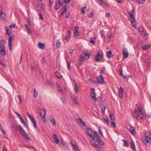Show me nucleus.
Here are the masks:
<instances>
[{
  "label": "nucleus",
  "instance_id": "54",
  "mask_svg": "<svg viewBox=\"0 0 151 151\" xmlns=\"http://www.w3.org/2000/svg\"><path fill=\"white\" fill-rule=\"evenodd\" d=\"M4 50H5V49L4 48L3 45H2L0 47V51Z\"/></svg>",
  "mask_w": 151,
  "mask_h": 151
},
{
  "label": "nucleus",
  "instance_id": "16",
  "mask_svg": "<svg viewBox=\"0 0 151 151\" xmlns=\"http://www.w3.org/2000/svg\"><path fill=\"white\" fill-rule=\"evenodd\" d=\"M91 90L92 92L91 93V96L93 98H94V99H95V100H96L97 99L96 97V95L95 93V89L94 88H93Z\"/></svg>",
  "mask_w": 151,
  "mask_h": 151
},
{
  "label": "nucleus",
  "instance_id": "11",
  "mask_svg": "<svg viewBox=\"0 0 151 151\" xmlns=\"http://www.w3.org/2000/svg\"><path fill=\"white\" fill-rule=\"evenodd\" d=\"M123 56L124 58H127L129 56V52L126 48H124L123 50Z\"/></svg>",
  "mask_w": 151,
  "mask_h": 151
},
{
  "label": "nucleus",
  "instance_id": "44",
  "mask_svg": "<svg viewBox=\"0 0 151 151\" xmlns=\"http://www.w3.org/2000/svg\"><path fill=\"white\" fill-rule=\"evenodd\" d=\"M97 143L102 145H104V142L101 139H100Z\"/></svg>",
  "mask_w": 151,
  "mask_h": 151
},
{
  "label": "nucleus",
  "instance_id": "61",
  "mask_svg": "<svg viewBox=\"0 0 151 151\" xmlns=\"http://www.w3.org/2000/svg\"><path fill=\"white\" fill-rule=\"evenodd\" d=\"M15 27V24H12L11 25H10L9 26V27L10 28H13Z\"/></svg>",
  "mask_w": 151,
  "mask_h": 151
},
{
  "label": "nucleus",
  "instance_id": "30",
  "mask_svg": "<svg viewBox=\"0 0 151 151\" xmlns=\"http://www.w3.org/2000/svg\"><path fill=\"white\" fill-rule=\"evenodd\" d=\"M72 99L74 104H78V101H77L76 99L74 96L72 97Z\"/></svg>",
  "mask_w": 151,
  "mask_h": 151
},
{
  "label": "nucleus",
  "instance_id": "17",
  "mask_svg": "<svg viewBox=\"0 0 151 151\" xmlns=\"http://www.w3.org/2000/svg\"><path fill=\"white\" fill-rule=\"evenodd\" d=\"M30 120L32 121L33 124H34V126L35 127H37V125L36 124V122L35 118L32 116L29 118Z\"/></svg>",
  "mask_w": 151,
  "mask_h": 151
},
{
  "label": "nucleus",
  "instance_id": "48",
  "mask_svg": "<svg viewBox=\"0 0 151 151\" xmlns=\"http://www.w3.org/2000/svg\"><path fill=\"white\" fill-rule=\"evenodd\" d=\"M146 116L147 118L149 119L151 117V113H146Z\"/></svg>",
  "mask_w": 151,
  "mask_h": 151
},
{
  "label": "nucleus",
  "instance_id": "10",
  "mask_svg": "<svg viewBox=\"0 0 151 151\" xmlns=\"http://www.w3.org/2000/svg\"><path fill=\"white\" fill-rule=\"evenodd\" d=\"M94 136L95 137V141L96 139V142L98 143L101 138L100 136L95 131L94 132Z\"/></svg>",
  "mask_w": 151,
  "mask_h": 151
},
{
  "label": "nucleus",
  "instance_id": "41",
  "mask_svg": "<svg viewBox=\"0 0 151 151\" xmlns=\"http://www.w3.org/2000/svg\"><path fill=\"white\" fill-rule=\"evenodd\" d=\"M67 64L68 69V70H69L70 69V61H69L68 60H67Z\"/></svg>",
  "mask_w": 151,
  "mask_h": 151
},
{
  "label": "nucleus",
  "instance_id": "15",
  "mask_svg": "<svg viewBox=\"0 0 151 151\" xmlns=\"http://www.w3.org/2000/svg\"><path fill=\"white\" fill-rule=\"evenodd\" d=\"M49 119L51 122L52 124L54 125V126H55L56 125V122L55 120L53 119L52 116L50 115L49 116Z\"/></svg>",
  "mask_w": 151,
  "mask_h": 151
},
{
  "label": "nucleus",
  "instance_id": "53",
  "mask_svg": "<svg viewBox=\"0 0 151 151\" xmlns=\"http://www.w3.org/2000/svg\"><path fill=\"white\" fill-rule=\"evenodd\" d=\"M119 73L120 76H122L123 75V70L122 69H120L119 70Z\"/></svg>",
  "mask_w": 151,
  "mask_h": 151
},
{
  "label": "nucleus",
  "instance_id": "5",
  "mask_svg": "<svg viewBox=\"0 0 151 151\" xmlns=\"http://www.w3.org/2000/svg\"><path fill=\"white\" fill-rule=\"evenodd\" d=\"M91 144L93 147H96L98 151H105L104 147L99 144H96L95 141H94L93 142H91Z\"/></svg>",
  "mask_w": 151,
  "mask_h": 151
},
{
  "label": "nucleus",
  "instance_id": "56",
  "mask_svg": "<svg viewBox=\"0 0 151 151\" xmlns=\"http://www.w3.org/2000/svg\"><path fill=\"white\" fill-rule=\"evenodd\" d=\"M3 133V135L4 137H5L6 138H7L8 137V135L7 134L6 132L5 131L4 132V133Z\"/></svg>",
  "mask_w": 151,
  "mask_h": 151
},
{
  "label": "nucleus",
  "instance_id": "31",
  "mask_svg": "<svg viewBox=\"0 0 151 151\" xmlns=\"http://www.w3.org/2000/svg\"><path fill=\"white\" fill-rule=\"evenodd\" d=\"M83 54L84 55V57H85V58L86 59H88L90 57V55L87 53L84 52Z\"/></svg>",
  "mask_w": 151,
  "mask_h": 151
},
{
  "label": "nucleus",
  "instance_id": "20",
  "mask_svg": "<svg viewBox=\"0 0 151 151\" xmlns=\"http://www.w3.org/2000/svg\"><path fill=\"white\" fill-rule=\"evenodd\" d=\"M78 122L79 124L85 126L86 125L85 122L82 120L81 118H79L78 119Z\"/></svg>",
  "mask_w": 151,
  "mask_h": 151
},
{
  "label": "nucleus",
  "instance_id": "40",
  "mask_svg": "<svg viewBox=\"0 0 151 151\" xmlns=\"http://www.w3.org/2000/svg\"><path fill=\"white\" fill-rule=\"evenodd\" d=\"M101 109L102 111L103 112V113L104 114L106 109L105 107L103 105H101Z\"/></svg>",
  "mask_w": 151,
  "mask_h": 151
},
{
  "label": "nucleus",
  "instance_id": "26",
  "mask_svg": "<svg viewBox=\"0 0 151 151\" xmlns=\"http://www.w3.org/2000/svg\"><path fill=\"white\" fill-rule=\"evenodd\" d=\"M109 117L111 120L112 121H114L115 117L112 113H111L109 115Z\"/></svg>",
  "mask_w": 151,
  "mask_h": 151
},
{
  "label": "nucleus",
  "instance_id": "38",
  "mask_svg": "<svg viewBox=\"0 0 151 151\" xmlns=\"http://www.w3.org/2000/svg\"><path fill=\"white\" fill-rule=\"evenodd\" d=\"M111 126L114 128H115L116 126V124L115 123L114 121H112L111 122Z\"/></svg>",
  "mask_w": 151,
  "mask_h": 151
},
{
  "label": "nucleus",
  "instance_id": "23",
  "mask_svg": "<svg viewBox=\"0 0 151 151\" xmlns=\"http://www.w3.org/2000/svg\"><path fill=\"white\" fill-rule=\"evenodd\" d=\"M38 45L39 47L42 49H44L45 47V45L44 43H42L40 42H39Z\"/></svg>",
  "mask_w": 151,
  "mask_h": 151
},
{
  "label": "nucleus",
  "instance_id": "62",
  "mask_svg": "<svg viewBox=\"0 0 151 151\" xmlns=\"http://www.w3.org/2000/svg\"><path fill=\"white\" fill-rule=\"evenodd\" d=\"M70 7V6H68L67 4L65 5L64 7V8H65L66 9L68 10V9Z\"/></svg>",
  "mask_w": 151,
  "mask_h": 151
},
{
  "label": "nucleus",
  "instance_id": "14",
  "mask_svg": "<svg viewBox=\"0 0 151 151\" xmlns=\"http://www.w3.org/2000/svg\"><path fill=\"white\" fill-rule=\"evenodd\" d=\"M98 81L99 82L100 84H103L104 83V79L101 76H99L97 78Z\"/></svg>",
  "mask_w": 151,
  "mask_h": 151
},
{
  "label": "nucleus",
  "instance_id": "34",
  "mask_svg": "<svg viewBox=\"0 0 151 151\" xmlns=\"http://www.w3.org/2000/svg\"><path fill=\"white\" fill-rule=\"evenodd\" d=\"M122 141H123L124 145L123 146L124 147H128V144L126 141L124 139L122 140Z\"/></svg>",
  "mask_w": 151,
  "mask_h": 151
},
{
  "label": "nucleus",
  "instance_id": "36",
  "mask_svg": "<svg viewBox=\"0 0 151 151\" xmlns=\"http://www.w3.org/2000/svg\"><path fill=\"white\" fill-rule=\"evenodd\" d=\"M90 42L92 44H94L95 42V37H91V41Z\"/></svg>",
  "mask_w": 151,
  "mask_h": 151
},
{
  "label": "nucleus",
  "instance_id": "43",
  "mask_svg": "<svg viewBox=\"0 0 151 151\" xmlns=\"http://www.w3.org/2000/svg\"><path fill=\"white\" fill-rule=\"evenodd\" d=\"M87 7L86 6H84L82 9V13L84 14L85 13V10L86 9V8Z\"/></svg>",
  "mask_w": 151,
  "mask_h": 151
},
{
  "label": "nucleus",
  "instance_id": "7",
  "mask_svg": "<svg viewBox=\"0 0 151 151\" xmlns=\"http://www.w3.org/2000/svg\"><path fill=\"white\" fill-rule=\"evenodd\" d=\"M40 110L42 112H39V114L41 117H42V113L43 112L44 113V115L42 117V120L44 122H47V119L45 116V115L46 114V111L45 109H40Z\"/></svg>",
  "mask_w": 151,
  "mask_h": 151
},
{
  "label": "nucleus",
  "instance_id": "47",
  "mask_svg": "<svg viewBox=\"0 0 151 151\" xmlns=\"http://www.w3.org/2000/svg\"><path fill=\"white\" fill-rule=\"evenodd\" d=\"M119 93H123L124 92V89L122 87H121L119 88Z\"/></svg>",
  "mask_w": 151,
  "mask_h": 151
},
{
  "label": "nucleus",
  "instance_id": "58",
  "mask_svg": "<svg viewBox=\"0 0 151 151\" xmlns=\"http://www.w3.org/2000/svg\"><path fill=\"white\" fill-rule=\"evenodd\" d=\"M53 2V1H52L51 0H49V6L50 7H51L52 4V3Z\"/></svg>",
  "mask_w": 151,
  "mask_h": 151
},
{
  "label": "nucleus",
  "instance_id": "18",
  "mask_svg": "<svg viewBox=\"0 0 151 151\" xmlns=\"http://www.w3.org/2000/svg\"><path fill=\"white\" fill-rule=\"evenodd\" d=\"M129 131L131 134L133 135H135V128L133 127H131L129 128Z\"/></svg>",
  "mask_w": 151,
  "mask_h": 151
},
{
  "label": "nucleus",
  "instance_id": "13",
  "mask_svg": "<svg viewBox=\"0 0 151 151\" xmlns=\"http://www.w3.org/2000/svg\"><path fill=\"white\" fill-rule=\"evenodd\" d=\"M52 137L53 139L55 140V142L57 144L59 143L60 140L58 139L57 135L55 134H54L52 135Z\"/></svg>",
  "mask_w": 151,
  "mask_h": 151
},
{
  "label": "nucleus",
  "instance_id": "39",
  "mask_svg": "<svg viewBox=\"0 0 151 151\" xmlns=\"http://www.w3.org/2000/svg\"><path fill=\"white\" fill-rule=\"evenodd\" d=\"M12 39H11V38L10 39H9V46H12Z\"/></svg>",
  "mask_w": 151,
  "mask_h": 151
},
{
  "label": "nucleus",
  "instance_id": "25",
  "mask_svg": "<svg viewBox=\"0 0 151 151\" xmlns=\"http://www.w3.org/2000/svg\"><path fill=\"white\" fill-rule=\"evenodd\" d=\"M150 46V45H147L142 46V47L143 50H146L149 49Z\"/></svg>",
  "mask_w": 151,
  "mask_h": 151
},
{
  "label": "nucleus",
  "instance_id": "1",
  "mask_svg": "<svg viewBox=\"0 0 151 151\" xmlns=\"http://www.w3.org/2000/svg\"><path fill=\"white\" fill-rule=\"evenodd\" d=\"M134 9L133 8L131 11L128 12V14L129 16V20L130 21L132 26L135 28L136 26V22L135 18L134 17Z\"/></svg>",
  "mask_w": 151,
  "mask_h": 151
},
{
  "label": "nucleus",
  "instance_id": "64",
  "mask_svg": "<svg viewBox=\"0 0 151 151\" xmlns=\"http://www.w3.org/2000/svg\"><path fill=\"white\" fill-rule=\"evenodd\" d=\"M78 27L77 26H76L75 28H74V30L75 31V32H78Z\"/></svg>",
  "mask_w": 151,
  "mask_h": 151
},
{
  "label": "nucleus",
  "instance_id": "55",
  "mask_svg": "<svg viewBox=\"0 0 151 151\" xmlns=\"http://www.w3.org/2000/svg\"><path fill=\"white\" fill-rule=\"evenodd\" d=\"M93 15L94 14L93 13H90L88 15V17L90 18H92L93 17Z\"/></svg>",
  "mask_w": 151,
  "mask_h": 151
},
{
  "label": "nucleus",
  "instance_id": "24",
  "mask_svg": "<svg viewBox=\"0 0 151 151\" xmlns=\"http://www.w3.org/2000/svg\"><path fill=\"white\" fill-rule=\"evenodd\" d=\"M98 1L99 3L103 7H105L106 6V4L103 0H99Z\"/></svg>",
  "mask_w": 151,
  "mask_h": 151
},
{
  "label": "nucleus",
  "instance_id": "6",
  "mask_svg": "<svg viewBox=\"0 0 151 151\" xmlns=\"http://www.w3.org/2000/svg\"><path fill=\"white\" fill-rule=\"evenodd\" d=\"M70 143L74 151H80L79 149L76 144V142L75 140H71Z\"/></svg>",
  "mask_w": 151,
  "mask_h": 151
},
{
  "label": "nucleus",
  "instance_id": "19",
  "mask_svg": "<svg viewBox=\"0 0 151 151\" xmlns=\"http://www.w3.org/2000/svg\"><path fill=\"white\" fill-rule=\"evenodd\" d=\"M71 32V31L69 30L68 32L66 34V36L65 38V40L67 41H68L69 40Z\"/></svg>",
  "mask_w": 151,
  "mask_h": 151
},
{
  "label": "nucleus",
  "instance_id": "45",
  "mask_svg": "<svg viewBox=\"0 0 151 151\" xmlns=\"http://www.w3.org/2000/svg\"><path fill=\"white\" fill-rule=\"evenodd\" d=\"M99 132L100 134L102 136H103V134L102 132L101 129V127H99Z\"/></svg>",
  "mask_w": 151,
  "mask_h": 151
},
{
  "label": "nucleus",
  "instance_id": "21",
  "mask_svg": "<svg viewBox=\"0 0 151 151\" xmlns=\"http://www.w3.org/2000/svg\"><path fill=\"white\" fill-rule=\"evenodd\" d=\"M132 115L136 119H137L138 118V114L137 111L136 109H135L134 112L132 113Z\"/></svg>",
  "mask_w": 151,
  "mask_h": 151
},
{
  "label": "nucleus",
  "instance_id": "63",
  "mask_svg": "<svg viewBox=\"0 0 151 151\" xmlns=\"http://www.w3.org/2000/svg\"><path fill=\"white\" fill-rule=\"evenodd\" d=\"M88 81L92 83H95L96 82V81L93 80L92 79H89Z\"/></svg>",
  "mask_w": 151,
  "mask_h": 151
},
{
  "label": "nucleus",
  "instance_id": "52",
  "mask_svg": "<svg viewBox=\"0 0 151 151\" xmlns=\"http://www.w3.org/2000/svg\"><path fill=\"white\" fill-rule=\"evenodd\" d=\"M57 87L58 88V90L60 91H62V88L59 85L58 83L57 84Z\"/></svg>",
  "mask_w": 151,
  "mask_h": 151
},
{
  "label": "nucleus",
  "instance_id": "27",
  "mask_svg": "<svg viewBox=\"0 0 151 151\" xmlns=\"http://www.w3.org/2000/svg\"><path fill=\"white\" fill-rule=\"evenodd\" d=\"M136 106H137L138 110L139 112H142V106L140 104H136Z\"/></svg>",
  "mask_w": 151,
  "mask_h": 151
},
{
  "label": "nucleus",
  "instance_id": "12",
  "mask_svg": "<svg viewBox=\"0 0 151 151\" xmlns=\"http://www.w3.org/2000/svg\"><path fill=\"white\" fill-rule=\"evenodd\" d=\"M84 59V56L82 55H81L78 61V64L80 65H81L83 64Z\"/></svg>",
  "mask_w": 151,
  "mask_h": 151
},
{
  "label": "nucleus",
  "instance_id": "4",
  "mask_svg": "<svg viewBox=\"0 0 151 151\" xmlns=\"http://www.w3.org/2000/svg\"><path fill=\"white\" fill-rule=\"evenodd\" d=\"M86 132L89 138L92 139V140L90 141V143H91V142H93L95 141V137L94 136V133H93V130L90 128H87L86 129Z\"/></svg>",
  "mask_w": 151,
  "mask_h": 151
},
{
  "label": "nucleus",
  "instance_id": "57",
  "mask_svg": "<svg viewBox=\"0 0 151 151\" xmlns=\"http://www.w3.org/2000/svg\"><path fill=\"white\" fill-rule=\"evenodd\" d=\"M104 121L105 122H106L107 123L106 124H107L109 125V122L108 120V118L104 119Z\"/></svg>",
  "mask_w": 151,
  "mask_h": 151
},
{
  "label": "nucleus",
  "instance_id": "59",
  "mask_svg": "<svg viewBox=\"0 0 151 151\" xmlns=\"http://www.w3.org/2000/svg\"><path fill=\"white\" fill-rule=\"evenodd\" d=\"M105 67H103L101 69V72L104 74V73H105Z\"/></svg>",
  "mask_w": 151,
  "mask_h": 151
},
{
  "label": "nucleus",
  "instance_id": "50",
  "mask_svg": "<svg viewBox=\"0 0 151 151\" xmlns=\"http://www.w3.org/2000/svg\"><path fill=\"white\" fill-rule=\"evenodd\" d=\"M0 129L2 133H4L5 132V130L2 127L1 124H0Z\"/></svg>",
  "mask_w": 151,
  "mask_h": 151
},
{
  "label": "nucleus",
  "instance_id": "46",
  "mask_svg": "<svg viewBox=\"0 0 151 151\" xmlns=\"http://www.w3.org/2000/svg\"><path fill=\"white\" fill-rule=\"evenodd\" d=\"M139 114L138 115V116H139V118L141 119H142L143 118V114L142 112H139Z\"/></svg>",
  "mask_w": 151,
  "mask_h": 151
},
{
  "label": "nucleus",
  "instance_id": "8",
  "mask_svg": "<svg viewBox=\"0 0 151 151\" xmlns=\"http://www.w3.org/2000/svg\"><path fill=\"white\" fill-rule=\"evenodd\" d=\"M102 52H101V54H100V52L99 51H98V53L95 57V59L96 62H98L102 58Z\"/></svg>",
  "mask_w": 151,
  "mask_h": 151
},
{
  "label": "nucleus",
  "instance_id": "51",
  "mask_svg": "<svg viewBox=\"0 0 151 151\" xmlns=\"http://www.w3.org/2000/svg\"><path fill=\"white\" fill-rule=\"evenodd\" d=\"M60 5L58 3L56 4L55 7V9L56 10H58L59 8Z\"/></svg>",
  "mask_w": 151,
  "mask_h": 151
},
{
  "label": "nucleus",
  "instance_id": "42",
  "mask_svg": "<svg viewBox=\"0 0 151 151\" xmlns=\"http://www.w3.org/2000/svg\"><path fill=\"white\" fill-rule=\"evenodd\" d=\"M61 42L59 41V40H58L56 42V47H59L61 45Z\"/></svg>",
  "mask_w": 151,
  "mask_h": 151
},
{
  "label": "nucleus",
  "instance_id": "2",
  "mask_svg": "<svg viewBox=\"0 0 151 151\" xmlns=\"http://www.w3.org/2000/svg\"><path fill=\"white\" fill-rule=\"evenodd\" d=\"M142 142L145 144L147 146H149L150 144L149 143L150 141L149 139L151 140V133L150 132H146L145 133V136L142 138Z\"/></svg>",
  "mask_w": 151,
  "mask_h": 151
},
{
  "label": "nucleus",
  "instance_id": "49",
  "mask_svg": "<svg viewBox=\"0 0 151 151\" xmlns=\"http://www.w3.org/2000/svg\"><path fill=\"white\" fill-rule=\"evenodd\" d=\"M114 36V35L112 33H111L108 37V38L109 39H110Z\"/></svg>",
  "mask_w": 151,
  "mask_h": 151
},
{
  "label": "nucleus",
  "instance_id": "9",
  "mask_svg": "<svg viewBox=\"0 0 151 151\" xmlns=\"http://www.w3.org/2000/svg\"><path fill=\"white\" fill-rule=\"evenodd\" d=\"M5 30L6 31V34L9 37V39H10L11 38V39H12V36L13 35L12 33V32L11 31H9L8 28L7 27H6Z\"/></svg>",
  "mask_w": 151,
  "mask_h": 151
},
{
  "label": "nucleus",
  "instance_id": "37",
  "mask_svg": "<svg viewBox=\"0 0 151 151\" xmlns=\"http://www.w3.org/2000/svg\"><path fill=\"white\" fill-rule=\"evenodd\" d=\"M38 94V92L36 91L35 89H34V92L33 93V95L34 97H37V96Z\"/></svg>",
  "mask_w": 151,
  "mask_h": 151
},
{
  "label": "nucleus",
  "instance_id": "32",
  "mask_svg": "<svg viewBox=\"0 0 151 151\" xmlns=\"http://www.w3.org/2000/svg\"><path fill=\"white\" fill-rule=\"evenodd\" d=\"M74 91L76 93H78V88L77 84L76 83H75Z\"/></svg>",
  "mask_w": 151,
  "mask_h": 151
},
{
  "label": "nucleus",
  "instance_id": "28",
  "mask_svg": "<svg viewBox=\"0 0 151 151\" xmlns=\"http://www.w3.org/2000/svg\"><path fill=\"white\" fill-rule=\"evenodd\" d=\"M130 144L131 147L135 151L136 150L135 145L134 143L133 142H131Z\"/></svg>",
  "mask_w": 151,
  "mask_h": 151
},
{
  "label": "nucleus",
  "instance_id": "29",
  "mask_svg": "<svg viewBox=\"0 0 151 151\" xmlns=\"http://www.w3.org/2000/svg\"><path fill=\"white\" fill-rule=\"evenodd\" d=\"M0 16L3 19H4L6 17V15L5 13H3V11L0 12Z\"/></svg>",
  "mask_w": 151,
  "mask_h": 151
},
{
  "label": "nucleus",
  "instance_id": "3",
  "mask_svg": "<svg viewBox=\"0 0 151 151\" xmlns=\"http://www.w3.org/2000/svg\"><path fill=\"white\" fill-rule=\"evenodd\" d=\"M17 128L19 130L20 132L24 138L26 140L29 141V138L28 137V134L24 129L23 127H22L20 125H19L17 127Z\"/></svg>",
  "mask_w": 151,
  "mask_h": 151
},
{
  "label": "nucleus",
  "instance_id": "35",
  "mask_svg": "<svg viewBox=\"0 0 151 151\" xmlns=\"http://www.w3.org/2000/svg\"><path fill=\"white\" fill-rule=\"evenodd\" d=\"M0 53L1 56L4 57L6 55L5 50L0 51Z\"/></svg>",
  "mask_w": 151,
  "mask_h": 151
},
{
  "label": "nucleus",
  "instance_id": "33",
  "mask_svg": "<svg viewBox=\"0 0 151 151\" xmlns=\"http://www.w3.org/2000/svg\"><path fill=\"white\" fill-rule=\"evenodd\" d=\"M47 84L49 86H52L53 85V83L49 79H47Z\"/></svg>",
  "mask_w": 151,
  "mask_h": 151
},
{
  "label": "nucleus",
  "instance_id": "22",
  "mask_svg": "<svg viewBox=\"0 0 151 151\" xmlns=\"http://www.w3.org/2000/svg\"><path fill=\"white\" fill-rule=\"evenodd\" d=\"M106 56L108 58H111L112 56V51H110L107 52L106 53Z\"/></svg>",
  "mask_w": 151,
  "mask_h": 151
},
{
  "label": "nucleus",
  "instance_id": "60",
  "mask_svg": "<svg viewBox=\"0 0 151 151\" xmlns=\"http://www.w3.org/2000/svg\"><path fill=\"white\" fill-rule=\"evenodd\" d=\"M39 16L40 19L42 20H43V16L42 15V14H41L40 13H39Z\"/></svg>",
  "mask_w": 151,
  "mask_h": 151
}]
</instances>
